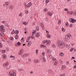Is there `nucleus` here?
Masks as SVG:
<instances>
[{"label": "nucleus", "mask_w": 76, "mask_h": 76, "mask_svg": "<svg viewBox=\"0 0 76 76\" xmlns=\"http://www.w3.org/2000/svg\"><path fill=\"white\" fill-rule=\"evenodd\" d=\"M57 44L58 47L60 48H63L65 47L66 45L63 43V42L61 41H57Z\"/></svg>", "instance_id": "obj_1"}, {"label": "nucleus", "mask_w": 76, "mask_h": 76, "mask_svg": "<svg viewBox=\"0 0 76 76\" xmlns=\"http://www.w3.org/2000/svg\"><path fill=\"white\" fill-rule=\"evenodd\" d=\"M70 37H69V35H67V36H66L65 37V41H68L70 39V37H71V35H69Z\"/></svg>", "instance_id": "obj_2"}, {"label": "nucleus", "mask_w": 76, "mask_h": 76, "mask_svg": "<svg viewBox=\"0 0 76 76\" xmlns=\"http://www.w3.org/2000/svg\"><path fill=\"white\" fill-rule=\"evenodd\" d=\"M12 34H14V33L16 34H19V31L18 30H16L15 31H14V30H13L11 32Z\"/></svg>", "instance_id": "obj_3"}, {"label": "nucleus", "mask_w": 76, "mask_h": 76, "mask_svg": "<svg viewBox=\"0 0 76 76\" xmlns=\"http://www.w3.org/2000/svg\"><path fill=\"white\" fill-rule=\"evenodd\" d=\"M22 53H23V49H21L19 51L18 54L19 55V56H21V55L22 54Z\"/></svg>", "instance_id": "obj_4"}, {"label": "nucleus", "mask_w": 76, "mask_h": 76, "mask_svg": "<svg viewBox=\"0 0 76 76\" xmlns=\"http://www.w3.org/2000/svg\"><path fill=\"white\" fill-rule=\"evenodd\" d=\"M8 64L9 62H8L7 61L3 64V66H4V67H6L7 66H8Z\"/></svg>", "instance_id": "obj_5"}, {"label": "nucleus", "mask_w": 76, "mask_h": 76, "mask_svg": "<svg viewBox=\"0 0 76 76\" xmlns=\"http://www.w3.org/2000/svg\"><path fill=\"white\" fill-rule=\"evenodd\" d=\"M70 22L72 23H75L76 22V20H75V19L73 18H71Z\"/></svg>", "instance_id": "obj_6"}, {"label": "nucleus", "mask_w": 76, "mask_h": 76, "mask_svg": "<svg viewBox=\"0 0 76 76\" xmlns=\"http://www.w3.org/2000/svg\"><path fill=\"white\" fill-rule=\"evenodd\" d=\"M13 73H11L10 74V76H16V73L15 72V71H13Z\"/></svg>", "instance_id": "obj_7"}, {"label": "nucleus", "mask_w": 76, "mask_h": 76, "mask_svg": "<svg viewBox=\"0 0 76 76\" xmlns=\"http://www.w3.org/2000/svg\"><path fill=\"white\" fill-rule=\"evenodd\" d=\"M32 5V3H29L28 5H27V6H25V7H29H29L31 6Z\"/></svg>", "instance_id": "obj_8"}, {"label": "nucleus", "mask_w": 76, "mask_h": 76, "mask_svg": "<svg viewBox=\"0 0 76 76\" xmlns=\"http://www.w3.org/2000/svg\"><path fill=\"white\" fill-rule=\"evenodd\" d=\"M46 51L47 52L48 54H50L51 52V51L50 49H46Z\"/></svg>", "instance_id": "obj_9"}, {"label": "nucleus", "mask_w": 76, "mask_h": 76, "mask_svg": "<svg viewBox=\"0 0 76 76\" xmlns=\"http://www.w3.org/2000/svg\"><path fill=\"white\" fill-rule=\"evenodd\" d=\"M2 58H4L5 60L6 59L7 57H6V55L5 54H3L2 55Z\"/></svg>", "instance_id": "obj_10"}, {"label": "nucleus", "mask_w": 76, "mask_h": 76, "mask_svg": "<svg viewBox=\"0 0 76 76\" xmlns=\"http://www.w3.org/2000/svg\"><path fill=\"white\" fill-rule=\"evenodd\" d=\"M59 56L61 57H63L64 56V54L62 52H60L59 54Z\"/></svg>", "instance_id": "obj_11"}, {"label": "nucleus", "mask_w": 76, "mask_h": 76, "mask_svg": "<svg viewBox=\"0 0 76 76\" xmlns=\"http://www.w3.org/2000/svg\"><path fill=\"white\" fill-rule=\"evenodd\" d=\"M35 37H37V38H38L39 37V33H37L35 34Z\"/></svg>", "instance_id": "obj_12"}, {"label": "nucleus", "mask_w": 76, "mask_h": 76, "mask_svg": "<svg viewBox=\"0 0 76 76\" xmlns=\"http://www.w3.org/2000/svg\"><path fill=\"white\" fill-rule=\"evenodd\" d=\"M5 31V29L4 28H1V33H2V32H4Z\"/></svg>", "instance_id": "obj_13"}, {"label": "nucleus", "mask_w": 76, "mask_h": 76, "mask_svg": "<svg viewBox=\"0 0 76 76\" xmlns=\"http://www.w3.org/2000/svg\"><path fill=\"white\" fill-rule=\"evenodd\" d=\"M48 42V40H45L43 41V44H44L45 43H47Z\"/></svg>", "instance_id": "obj_14"}, {"label": "nucleus", "mask_w": 76, "mask_h": 76, "mask_svg": "<svg viewBox=\"0 0 76 76\" xmlns=\"http://www.w3.org/2000/svg\"><path fill=\"white\" fill-rule=\"evenodd\" d=\"M40 23H41V26H42V29H44V26H43V23L42 22H41Z\"/></svg>", "instance_id": "obj_15"}, {"label": "nucleus", "mask_w": 76, "mask_h": 76, "mask_svg": "<svg viewBox=\"0 0 76 76\" xmlns=\"http://www.w3.org/2000/svg\"><path fill=\"white\" fill-rule=\"evenodd\" d=\"M48 15H49V16H52V14H51V12H50L49 11L48 12Z\"/></svg>", "instance_id": "obj_16"}, {"label": "nucleus", "mask_w": 76, "mask_h": 76, "mask_svg": "<svg viewBox=\"0 0 76 76\" xmlns=\"http://www.w3.org/2000/svg\"><path fill=\"white\" fill-rule=\"evenodd\" d=\"M23 56H24V57H28V56H29V55H28V54L26 53L23 55Z\"/></svg>", "instance_id": "obj_17"}, {"label": "nucleus", "mask_w": 76, "mask_h": 76, "mask_svg": "<svg viewBox=\"0 0 76 76\" xmlns=\"http://www.w3.org/2000/svg\"><path fill=\"white\" fill-rule=\"evenodd\" d=\"M66 68V66L62 65L61 67V69H65Z\"/></svg>", "instance_id": "obj_18"}, {"label": "nucleus", "mask_w": 76, "mask_h": 76, "mask_svg": "<svg viewBox=\"0 0 76 76\" xmlns=\"http://www.w3.org/2000/svg\"><path fill=\"white\" fill-rule=\"evenodd\" d=\"M9 9L10 10H13V7H12V6H10L9 7Z\"/></svg>", "instance_id": "obj_19"}, {"label": "nucleus", "mask_w": 76, "mask_h": 76, "mask_svg": "<svg viewBox=\"0 0 76 76\" xmlns=\"http://www.w3.org/2000/svg\"><path fill=\"white\" fill-rule=\"evenodd\" d=\"M10 58H13L12 59L13 60H15V58H14V56H12V55H11L10 56Z\"/></svg>", "instance_id": "obj_20"}, {"label": "nucleus", "mask_w": 76, "mask_h": 76, "mask_svg": "<svg viewBox=\"0 0 76 76\" xmlns=\"http://www.w3.org/2000/svg\"><path fill=\"white\" fill-rule=\"evenodd\" d=\"M46 36H47V38H50L51 37V35H50V34H47L46 35Z\"/></svg>", "instance_id": "obj_21"}, {"label": "nucleus", "mask_w": 76, "mask_h": 76, "mask_svg": "<svg viewBox=\"0 0 76 76\" xmlns=\"http://www.w3.org/2000/svg\"><path fill=\"white\" fill-rule=\"evenodd\" d=\"M29 39H30V37H28V38L26 41V42H29Z\"/></svg>", "instance_id": "obj_22"}, {"label": "nucleus", "mask_w": 76, "mask_h": 76, "mask_svg": "<svg viewBox=\"0 0 76 76\" xmlns=\"http://www.w3.org/2000/svg\"><path fill=\"white\" fill-rule=\"evenodd\" d=\"M15 39L17 40L18 39V35H16L15 37Z\"/></svg>", "instance_id": "obj_23"}, {"label": "nucleus", "mask_w": 76, "mask_h": 76, "mask_svg": "<svg viewBox=\"0 0 76 76\" xmlns=\"http://www.w3.org/2000/svg\"><path fill=\"white\" fill-rule=\"evenodd\" d=\"M5 4L7 6H9V2H6L5 3Z\"/></svg>", "instance_id": "obj_24"}, {"label": "nucleus", "mask_w": 76, "mask_h": 76, "mask_svg": "<svg viewBox=\"0 0 76 76\" xmlns=\"http://www.w3.org/2000/svg\"><path fill=\"white\" fill-rule=\"evenodd\" d=\"M34 63H37V59H34Z\"/></svg>", "instance_id": "obj_25"}, {"label": "nucleus", "mask_w": 76, "mask_h": 76, "mask_svg": "<svg viewBox=\"0 0 76 76\" xmlns=\"http://www.w3.org/2000/svg\"><path fill=\"white\" fill-rule=\"evenodd\" d=\"M43 10H44V12H47V11H48V10L47 9V8H45Z\"/></svg>", "instance_id": "obj_26"}, {"label": "nucleus", "mask_w": 76, "mask_h": 76, "mask_svg": "<svg viewBox=\"0 0 76 76\" xmlns=\"http://www.w3.org/2000/svg\"><path fill=\"white\" fill-rule=\"evenodd\" d=\"M52 60L54 61H56V59L55 58L53 57L52 58Z\"/></svg>", "instance_id": "obj_27"}, {"label": "nucleus", "mask_w": 76, "mask_h": 76, "mask_svg": "<svg viewBox=\"0 0 76 76\" xmlns=\"http://www.w3.org/2000/svg\"><path fill=\"white\" fill-rule=\"evenodd\" d=\"M19 71H23V68H20L18 69Z\"/></svg>", "instance_id": "obj_28"}, {"label": "nucleus", "mask_w": 76, "mask_h": 76, "mask_svg": "<svg viewBox=\"0 0 76 76\" xmlns=\"http://www.w3.org/2000/svg\"><path fill=\"white\" fill-rule=\"evenodd\" d=\"M36 32V30H34V31H33V32H32V35L31 36V37H32V36H33V35H34V34H34V33H35Z\"/></svg>", "instance_id": "obj_29"}, {"label": "nucleus", "mask_w": 76, "mask_h": 76, "mask_svg": "<svg viewBox=\"0 0 76 76\" xmlns=\"http://www.w3.org/2000/svg\"><path fill=\"white\" fill-rule=\"evenodd\" d=\"M66 26H67V27H69V23L67 22H66Z\"/></svg>", "instance_id": "obj_30"}, {"label": "nucleus", "mask_w": 76, "mask_h": 76, "mask_svg": "<svg viewBox=\"0 0 76 76\" xmlns=\"http://www.w3.org/2000/svg\"><path fill=\"white\" fill-rule=\"evenodd\" d=\"M10 39L11 40L13 41V38L12 37H10Z\"/></svg>", "instance_id": "obj_31"}, {"label": "nucleus", "mask_w": 76, "mask_h": 76, "mask_svg": "<svg viewBox=\"0 0 76 76\" xmlns=\"http://www.w3.org/2000/svg\"><path fill=\"white\" fill-rule=\"evenodd\" d=\"M1 36H2V37H3V35H4V34H3V32H2V33H0Z\"/></svg>", "instance_id": "obj_32"}, {"label": "nucleus", "mask_w": 76, "mask_h": 76, "mask_svg": "<svg viewBox=\"0 0 76 76\" xmlns=\"http://www.w3.org/2000/svg\"><path fill=\"white\" fill-rule=\"evenodd\" d=\"M36 52L37 54H38V50H36Z\"/></svg>", "instance_id": "obj_33"}, {"label": "nucleus", "mask_w": 76, "mask_h": 76, "mask_svg": "<svg viewBox=\"0 0 76 76\" xmlns=\"http://www.w3.org/2000/svg\"><path fill=\"white\" fill-rule=\"evenodd\" d=\"M57 61H55V62H54V65H55V66H56V65H57Z\"/></svg>", "instance_id": "obj_34"}, {"label": "nucleus", "mask_w": 76, "mask_h": 76, "mask_svg": "<svg viewBox=\"0 0 76 76\" xmlns=\"http://www.w3.org/2000/svg\"><path fill=\"white\" fill-rule=\"evenodd\" d=\"M44 45H41L40 46V48H43V47H44Z\"/></svg>", "instance_id": "obj_35"}, {"label": "nucleus", "mask_w": 76, "mask_h": 76, "mask_svg": "<svg viewBox=\"0 0 76 76\" xmlns=\"http://www.w3.org/2000/svg\"><path fill=\"white\" fill-rule=\"evenodd\" d=\"M17 44H18V45H19V46H20V43L19 42H18Z\"/></svg>", "instance_id": "obj_36"}, {"label": "nucleus", "mask_w": 76, "mask_h": 76, "mask_svg": "<svg viewBox=\"0 0 76 76\" xmlns=\"http://www.w3.org/2000/svg\"><path fill=\"white\" fill-rule=\"evenodd\" d=\"M25 12L26 14H28V11L26 10L25 11Z\"/></svg>", "instance_id": "obj_37"}, {"label": "nucleus", "mask_w": 76, "mask_h": 76, "mask_svg": "<svg viewBox=\"0 0 76 76\" xmlns=\"http://www.w3.org/2000/svg\"><path fill=\"white\" fill-rule=\"evenodd\" d=\"M49 1H49V0H46L45 2L46 3H49Z\"/></svg>", "instance_id": "obj_38"}, {"label": "nucleus", "mask_w": 76, "mask_h": 76, "mask_svg": "<svg viewBox=\"0 0 76 76\" xmlns=\"http://www.w3.org/2000/svg\"><path fill=\"white\" fill-rule=\"evenodd\" d=\"M2 53H4L6 52V50H2Z\"/></svg>", "instance_id": "obj_39"}, {"label": "nucleus", "mask_w": 76, "mask_h": 76, "mask_svg": "<svg viewBox=\"0 0 76 76\" xmlns=\"http://www.w3.org/2000/svg\"><path fill=\"white\" fill-rule=\"evenodd\" d=\"M1 28H2V29H3V28H4V26L3 25H1Z\"/></svg>", "instance_id": "obj_40"}, {"label": "nucleus", "mask_w": 76, "mask_h": 76, "mask_svg": "<svg viewBox=\"0 0 76 76\" xmlns=\"http://www.w3.org/2000/svg\"><path fill=\"white\" fill-rule=\"evenodd\" d=\"M36 29H37L38 30H39V27H38V26H36Z\"/></svg>", "instance_id": "obj_41"}, {"label": "nucleus", "mask_w": 76, "mask_h": 76, "mask_svg": "<svg viewBox=\"0 0 76 76\" xmlns=\"http://www.w3.org/2000/svg\"><path fill=\"white\" fill-rule=\"evenodd\" d=\"M74 50V48H72L70 50V51H72Z\"/></svg>", "instance_id": "obj_42"}, {"label": "nucleus", "mask_w": 76, "mask_h": 76, "mask_svg": "<svg viewBox=\"0 0 76 76\" xmlns=\"http://www.w3.org/2000/svg\"><path fill=\"white\" fill-rule=\"evenodd\" d=\"M51 44V41H49V42H48V44Z\"/></svg>", "instance_id": "obj_43"}, {"label": "nucleus", "mask_w": 76, "mask_h": 76, "mask_svg": "<svg viewBox=\"0 0 76 76\" xmlns=\"http://www.w3.org/2000/svg\"><path fill=\"white\" fill-rule=\"evenodd\" d=\"M52 47L53 48H56V45H52Z\"/></svg>", "instance_id": "obj_44"}, {"label": "nucleus", "mask_w": 76, "mask_h": 76, "mask_svg": "<svg viewBox=\"0 0 76 76\" xmlns=\"http://www.w3.org/2000/svg\"><path fill=\"white\" fill-rule=\"evenodd\" d=\"M69 26L70 27H73V26L72 25V24H70L69 25Z\"/></svg>", "instance_id": "obj_45"}, {"label": "nucleus", "mask_w": 76, "mask_h": 76, "mask_svg": "<svg viewBox=\"0 0 76 76\" xmlns=\"http://www.w3.org/2000/svg\"><path fill=\"white\" fill-rule=\"evenodd\" d=\"M66 46H67V47H70V45H67Z\"/></svg>", "instance_id": "obj_46"}, {"label": "nucleus", "mask_w": 76, "mask_h": 76, "mask_svg": "<svg viewBox=\"0 0 76 76\" xmlns=\"http://www.w3.org/2000/svg\"><path fill=\"white\" fill-rule=\"evenodd\" d=\"M73 12L72 11H71V12H70L69 13L71 15H72V14H73Z\"/></svg>", "instance_id": "obj_47"}, {"label": "nucleus", "mask_w": 76, "mask_h": 76, "mask_svg": "<svg viewBox=\"0 0 76 76\" xmlns=\"http://www.w3.org/2000/svg\"><path fill=\"white\" fill-rule=\"evenodd\" d=\"M62 31H65V29L64 28H62Z\"/></svg>", "instance_id": "obj_48"}, {"label": "nucleus", "mask_w": 76, "mask_h": 76, "mask_svg": "<svg viewBox=\"0 0 76 76\" xmlns=\"http://www.w3.org/2000/svg\"><path fill=\"white\" fill-rule=\"evenodd\" d=\"M5 26H7V27H8L9 26H8V24H7V23H6L5 24Z\"/></svg>", "instance_id": "obj_49"}, {"label": "nucleus", "mask_w": 76, "mask_h": 76, "mask_svg": "<svg viewBox=\"0 0 76 76\" xmlns=\"http://www.w3.org/2000/svg\"><path fill=\"white\" fill-rule=\"evenodd\" d=\"M43 61H44V62L46 61L45 60V58H43Z\"/></svg>", "instance_id": "obj_50"}, {"label": "nucleus", "mask_w": 76, "mask_h": 76, "mask_svg": "<svg viewBox=\"0 0 76 76\" xmlns=\"http://www.w3.org/2000/svg\"><path fill=\"white\" fill-rule=\"evenodd\" d=\"M26 22H23V24H24V25H26Z\"/></svg>", "instance_id": "obj_51"}, {"label": "nucleus", "mask_w": 76, "mask_h": 76, "mask_svg": "<svg viewBox=\"0 0 76 76\" xmlns=\"http://www.w3.org/2000/svg\"><path fill=\"white\" fill-rule=\"evenodd\" d=\"M10 66H9V68L7 67L6 68V69L7 70H9V69H10Z\"/></svg>", "instance_id": "obj_52"}, {"label": "nucleus", "mask_w": 76, "mask_h": 76, "mask_svg": "<svg viewBox=\"0 0 76 76\" xmlns=\"http://www.w3.org/2000/svg\"><path fill=\"white\" fill-rule=\"evenodd\" d=\"M42 54L43 56H45V52H43V53H42Z\"/></svg>", "instance_id": "obj_53"}, {"label": "nucleus", "mask_w": 76, "mask_h": 76, "mask_svg": "<svg viewBox=\"0 0 76 76\" xmlns=\"http://www.w3.org/2000/svg\"><path fill=\"white\" fill-rule=\"evenodd\" d=\"M73 15L75 16H76V12H74L73 13Z\"/></svg>", "instance_id": "obj_54"}, {"label": "nucleus", "mask_w": 76, "mask_h": 76, "mask_svg": "<svg viewBox=\"0 0 76 76\" xmlns=\"http://www.w3.org/2000/svg\"><path fill=\"white\" fill-rule=\"evenodd\" d=\"M31 44V41L29 42L28 43V45H30Z\"/></svg>", "instance_id": "obj_55"}, {"label": "nucleus", "mask_w": 76, "mask_h": 76, "mask_svg": "<svg viewBox=\"0 0 76 76\" xmlns=\"http://www.w3.org/2000/svg\"><path fill=\"white\" fill-rule=\"evenodd\" d=\"M76 65H75L73 67V69H76Z\"/></svg>", "instance_id": "obj_56"}, {"label": "nucleus", "mask_w": 76, "mask_h": 76, "mask_svg": "<svg viewBox=\"0 0 76 76\" xmlns=\"http://www.w3.org/2000/svg\"><path fill=\"white\" fill-rule=\"evenodd\" d=\"M8 6H6V9H8Z\"/></svg>", "instance_id": "obj_57"}, {"label": "nucleus", "mask_w": 76, "mask_h": 76, "mask_svg": "<svg viewBox=\"0 0 76 76\" xmlns=\"http://www.w3.org/2000/svg\"><path fill=\"white\" fill-rule=\"evenodd\" d=\"M46 32L47 34H49V32H48V31L46 30Z\"/></svg>", "instance_id": "obj_58"}, {"label": "nucleus", "mask_w": 76, "mask_h": 76, "mask_svg": "<svg viewBox=\"0 0 76 76\" xmlns=\"http://www.w3.org/2000/svg\"><path fill=\"white\" fill-rule=\"evenodd\" d=\"M2 44L1 43V45H0V47H2Z\"/></svg>", "instance_id": "obj_59"}, {"label": "nucleus", "mask_w": 76, "mask_h": 76, "mask_svg": "<svg viewBox=\"0 0 76 76\" xmlns=\"http://www.w3.org/2000/svg\"><path fill=\"white\" fill-rule=\"evenodd\" d=\"M19 16H20V17H21V16H22V14H19Z\"/></svg>", "instance_id": "obj_60"}, {"label": "nucleus", "mask_w": 76, "mask_h": 76, "mask_svg": "<svg viewBox=\"0 0 76 76\" xmlns=\"http://www.w3.org/2000/svg\"><path fill=\"white\" fill-rule=\"evenodd\" d=\"M68 9H65V11H66V12H67V10Z\"/></svg>", "instance_id": "obj_61"}, {"label": "nucleus", "mask_w": 76, "mask_h": 76, "mask_svg": "<svg viewBox=\"0 0 76 76\" xmlns=\"http://www.w3.org/2000/svg\"><path fill=\"white\" fill-rule=\"evenodd\" d=\"M52 57V56H51V55H49V57Z\"/></svg>", "instance_id": "obj_62"}, {"label": "nucleus", "mask_w": 76, "mask_h": 76, "mask_svg": "<svg viewBox=\"0 0 76 76\" xmlns=\"http://www.w3.org/2000/svg\"><path fill=\"white\" fill-rule=\"evenodd\" d=\"M37 62H38V63H39V62H40V61H39L37 60Z\"/></svg>", "instance_id": "obj_63"}, {"label": "nucleus", "mask_w": 76, "mask_h": 76, "mask_svg": "<svg viewBox=\"0 0 76 76\" xmlns=\"http://www.w3.org/2000/svg\"><path fill=\"white\" fill-rule=\"evenodd\" d=\"M24 39V38L23 37H22L21 39V40H23V39Z\"/></svg>", "instance_id": "obj_64"}]
</instances>
